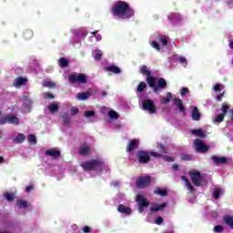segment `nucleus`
I'll return each mask as SVG.
<instances>
[{"mask_svg": "<svg viewBox=\"0 0 233 233\" xmlns=\"http://www.w3.org/2000/svg\"><path fill=\"white\" fill-rule=\"evenodd\" d=\"M30 93L25 92L22 95L21 100L23 101V112L28 113L32 108V100L29 98Z\"/></svg>", "mask_w": 233, "mask_h": 233, "instance_id": "8", "label": "nucleus"}, {"mask_svg": "<svg viewBox=\"0 0 233 233\" xmlns=\"http://www.w3.org/2000/svg\"><path fill=\"white\" fill-rule=\"evenodd\" d=\"M106 70L107 72H112L113 74H121V69L117 67V66H114V65L107 66L106 67Z\"/></svg>", "mask_w": 233, "mask_h": 233, "instance_id": "24", "label": "nucleus"}, {"mask_svg": "<svg viewBox=\"0 0 233 233\" xmlns=\"http://www.w3.org/2000/svg\"><path fill=\"white\" fill-rule=\"evenodd\" d=\"M136 201L138 205V211L141 213L143 212L147 207H150V202L147 200L145 196L138 194L137 195Z\"/></svg>", "mask_w": 233, "mask_h": 233, "instance_id": "9", "label": "nucleus"}, {"mask_svg": "<svg viewBox=\"0 0 233 233\" xmlns=\"http://www.w3.org/2000/svg\"><path fill=\"white\" fill-rule=\"evenodd\" d=\"M117 210L120 212V214H126V216H130V214H132V208L123 204L117 206Z\"/></svg>", "mask_w": 233, "mask_h": 233, "instance_id": "16", "label": "nucleus"}, {"mask_svg": "<svg viewBox=\"0 0 233 233\" xmlns=\"http://www.w3.org/2000/svg\"><path fill=\"white\" fill-rule=\"evenodd\" d=\"M157 91H154L155 94H159V88L163 89L167 87V80L165 78H159L158 81L156 79Z\"/></svg>", "mask_w": 233, "mask_h": 233, "instance_id": "17", "label": "nucleus"}, {"mask_svg": "<svg viewBox=\"0 0 233 233\" xmlns=\"http://www.w3.org/2000/svg\"><path fill=\"white\" fill-rule=\"evenodd\" d=\"M90 230H91V228H90V227H88V226H86V227H84V228H83V232H85V233H90Z\"/></svg>", "mask_w": 233, "mask_h": 233, "instance_id": "61", "label": "nucleus"}, {"mask_svg": "<svg viewBox=\"0 0 233 233\" xmlns=\"http://www.w3.org/2000/svg\"><path fill=\"white\" fill-rule=\"evenodd\" d=\"M93 116H96V112H94V111H86L85 112V117H93Z\"/></svg>", "mask_w": 233, "mask_h": 233, "instance_id": "54", "label": "nucleus"}, {"mask_svg": "<svg viewBox=\"0 0 233 233\" xmlns=\"http://www.w3.org/2000/svg\"><path fill=\"white\" fill-rule=\"evenodd\" d=\"M34 190V187L32 185L25 187V192H32Z\"/></svg>", "mask_w": 233, "mask_h": 233, "instance_id": "60", "label": "nucleus"}, {"mask_svg": "<svg viewBox=\"0 0 233 233\" xmlns=\"http://www.w3.org/2000/svg\"><path fill=\"white\" fill-rule=\"evenodd\" d=\"M167 45H168V37L167 35L155 34L151 37L150 46L155 48V50L159 51L163 46H167Z\"/></svg>", "mask_w": 233, "mask_h": 233, "instance_id": "3", "label": "nucleus"}, {"mask_svg": "<svg viewBox=\"0 0 233 233\" xmlns=\"http://www.w3.org/2000/svg\"><path fill=\"white\" fill-rule=\"evenodd\" d=\"M191 134H193V136H197L198 137H205V132L203 129H194L191 131Z\"/></svg>", "mask_w": 233, "mask_h": 233, "instance_id": "33", "label": "nucleus"}, {"mask_svg": "<svg viewBox=\"0 0 233 233\" xmlns=\"http://www.w3.org/2000/svg\"><path fill=\"white\" fill-rule=\"evenodd\" d=\"M33 36H34V32H32V30L27 29L24 32L25 39H32Z\"/></svg>", "mask_w": 233, "mask_h": 233, "instance_id": "37", "label": "nucleus"}, {"mask_svg": "<svg viewBox=\"0 0 233 233\" xmlns=\"http://www.w3.org/2000/svg\"><path fill=\"white\" fill-rule=\"evenodd\" d=\"M80 167L86 172H92L94 170H101V168H103V167H105V161H103V158H101V157H96L90 161L82 162L80 164Z\"/></svg>", "mask_w": 233, "mask_h": 233, "instance_id": "2", "label": "nucleus"}, {"mask_svg": "<svg viewBox=\"0 0 233 233\" xmlns=\"http://www.w3.org/2000/svg\"><path fill=\"white\" fill-rule=\"evenodd\" d=\"M147 88V84L145 82H140L138 86H137V92H143V90Z\"/></svg>", "mask_w": 233, "mask_h": 233, "instance_id": "41", "label": "nucleus"}, {"mask_svg": "<svg viewBox=\"0 0 233 233\" xmlns=\"http://www.w3.org/2000/svg\"><path fill=\"white\" fill-rule=\"evenodd\" d=\"M107 116L109 119H112V120L119 119V115L117 114V112L112 109H109L107 111Z\"/></svg>", "mask_w": 233, "mask_h": 233, "instance_id": "30", "label": "nucleus"}, {"mask_svg": "<svg viewBox=\"0 0 233 233\" xmlns=\"http://www.w3.org/2000/svg\"><path fill=\"white\" fill-rule=\"evenodd\" d=\"M58 65L60 68H66V66H68V60H66L65 57H61L58 59Z\"/></svg>", "mask_w": 233, "mask_h": 233, "instance_id": "34", "label": "nucleus"}, {"mask_svg": "<svg viewBox=\"0 0 233 233\" xmlns=\"http://www.w3.org/2000/svg\"><path fill=\"white\" fill-rule=\"evenodd\" d=\"M93 37L96 38V41L99 42L101 41V39H103V36L101 35H99V33H97V31L92 32L91 33Z\"/></svg>", "mask_w": 233, "mask_h": 233, "instance_id": "46", "label": "nucleus"}, {"mask_svg": "<svg viewBox=\"0 0 233 233\" xmlns=\"http://www.w3.org/2000/svg\"><path fill=\"white\" fill-rule=\"evenodd\" d=\"M165 207H167V202H164L160 205L157 204H153L150 208V211L151 212H159L161 210L165 209Z\"/></svg>", "mask_w": 233, "mask_h": 233, "instance_id": "19", "label": "nucleus"}, {"mask_svg": "<svg viewBox=\"0 0 233 233\" xmlns=\"http://www.w3.org/2000/svg\"><path fill=\"white\" fill-rule=\"evenodd\" d=\"M92 152V146L88 144H83L80 146L79 148V155L80 156H88Z\"/></svg>", "mask_w": 233, "mask_h": 233, "instance_id": "14", "label": "nucleus"}, {"mask_svg": "<svg viewBox=\"0 0 233 233\" xmlns=\"http://www.w3.org/2000/svg\"><path fill=\"white\" fill-rule=\"evenodd\" d=\"M191 116H192L193 121H199V119H201V114H199L198 107L193 108Z\"/></svg>", "mask_w": 233, "mask_h": 233, "instance_id": "26", "label": "nucleus"}, {"mask_svg": "<svg viewBox=\"0 0 233 233\" xmlns=\"http://www.w3.org/2000/svg\"><path fill=\"white\" fill-rule=\"evenodd\" d=\"M172 170H179V165H177V164H175V165H173L172 166Z\"/></svg>", "mask_w": 233, "mask_h": 233, "instance_id": "62", "label": "nucleus"}, {"mask_svg": "<svg viewBox=\"0 0 233 233\" xmlns=\"http://www.w3.org/2000/svg\"><path fill=\"white\" fill-rule=\"evenodd\" d=\"M157 147H158V148H159V152H163L164 154H167V152H168V151L167 150V147H165L164 145H162V144H157Z\"/></svg>", "mask_w": 233, "mask_h": 233, "instance_id": "51", "label": "nucleus"}, {"mask_svg": "<svg viewBox=\"0 0 233 233\" xmlns=\"http://www.w3.org/2000/svg\"><path fill=\"white\" fill-rule=\"evenodd\" d=\"M140 74H143V76H147L146 81L152 88L153 92H157V85L156 84V77L151 76L150 70H148V67L147 66H142L140 67Z\"/></svg>", "mask_w": 233, "mask_h": 233, "instance_id": "5", "label": "nucleus"}, {"mask_svg": "<svg viewBox=\"0 0 233 233\" xmlns=\"http://www.w3.org/2000/svg\"><path fill=\"white\" fill-rule=\"evenodd\" d=\"M223 96H225V91H223L222 93H219V94L216 96V99H217L218 101H222Z\"/></svg>", "mask_w": 233, "mask_h": 233, "instance_id": "59", "label": "nucleus"}, {"mask_svg": "<svg viewBox=\"0 0 233 233\" xmlns=\"http://www.w3.org/2000/svg\"><path fill=\"white\" fill-rule=\"evenodd\" d=\"M79 112V108L73 106L71 107V116H76Z\"/></svg>", "mask_w": 233, "mask_h": 233, "instance_id": "56", "label": "nucleus"}, {"mask_svg": "<svg viewBox=\"0 0 233 233\" xmlns=\"http://www.w3.org/2000/svg\"><path fill=\"white\" fill-rule=\"evenodd\" d=\"M223 119H225V114H220V115H218V116L214 118V122H215V123H221V121H223Z\"/></svg>", "mask_w": 233, "mask_h": 233, "instance_id": "45", "label": "nucleus"}, {"mask_svg": "<svg viewBox=\"0 0 233 233\" xmlns=\"http://www.w3.org/2000/svg\"><path fill=\"white\" fill-rule=\"evenodd\" d=\"M154 193L157 194V196H161L162 198L168 196V191H167V189L161 188V187H157L155 189Z\"/></svg>", "mask_w": 233, "mask_h": 233, "instance_id": "25", "label": "nucleus"}, {"mask_svg": "<svg viewBox=\"0 0 233 233\" xmlns=\"http://www.w3.org/2000/svg\"><path fill=\"white\" fill-rule=\"evenodd\" d=\"M177 61H178L180 64H182L184 66L188 65V62L187 61V58L185 56H178L177 57Z\"/></svg>", "mask_w": 233, "mask_h": 233, "instance_id": "43", "label": "nucleus"}, {"mask_svg": "<svg viewBox=\"0 0 233 233\" xmlns=\"http://www.w3.org/2000/svg\"><path fill=\"white\" fill-rule=\"evenodd\" d=\"M182 180L186 181V185H187V183H189L188 177H187V176H182Z\"/></svg>", "mask_w": 233, "mask_h": 233, "instance_id": "63", "label": "nucleus"}, {"mask_svg": "<svg viewBox=\"0 0 233 233\" xmlns=\"http://www.w3.org/2000/svg\"><path fill=\"white\" fill-rule=\"evenodd\" d=\"M44 99H54V95H52L50 93H45Z\"/></svg>", "mask_w": 233, "mask_h": 233, "instance_id": "57", "label": "nucleus"}, {"mask_svg": "<svg viewBox=\"0 0 233 233\" xmlns=\"http://www.w3.org/2000/svg\"><path fill=\"white\" fill-rule=\"evenodd\" d=\"M69 83H79L82 85L86 84V76L83 73L73 74L68 76Z\"/></svg>", "mask_w": 233, "mask_h": 233, "instance_id": "10", "label": "nucleus"}, {"mask_svg": "<svg viewBox=\"0 0 233 233\" xmlns=\"http://www.w3.org/2000/svg\"><path fill=\"white\" fill-rule=\"evenodd\" d=\"M25 142V134L18 133L17 136L14 138V143L16 145H21Z\"/></svg>", "mask_w": 233, "mask_h": 233, "instance_id": "28", "label": "nucleus"}, {"mask_svg": "<svg viewBox=\"0 0 233 233\" xmlns=\"http://www.w3.org/2000/svg\"><path fill=\"white\" fill-rule=\"evenodd\" d=\"M163 221H164V219L162 218V217H158L156 219L155 223H156V225H163Z\"/></svg>", "mask_w": 233, "mask_h": 233, "instance_id": "58", "label": "nucleus"}, {"mask_svg": "<svg viewBox=\"0 0 233 233\" xmlns=\"http://www.w3.org/2000/svg\"><path fill=\"white\" fill-rule=\"evenodd\" d=\"M191 181L195 187H205L207 178L203 176H191Z\"/></svg>", "mask_w": 233, "mask_h": 233, "instance_id": "12", "label": "nucleus"}, {"mask_svg": "<svg viewBox=\"0 0 233 233\" xmlns=\"http://www.w3.org/2000/svg\"><path fill=\"white\" fill-rule=\"evenodd\" d=\"M212 161H214L215 165H225V163H227V157H212Z\"/></svg>", "mask_w": 233, "mask_h": 233, "instance_id": "21", "label": "nucleus"}, {"mask_svg": "<svg viewBox=\"0 0 233 233\" xmlns=\"http://www.w3.org/2000/svg\"><path fill=\"white\" fill-rule=\"evenodd\" d=\"M174 105H176V106H178L180 112H185V106H183V101H181V99L175 98Z\"/></svg>", "mask_w": 233, "mask_h": 233, "instance_id": "32", "label": "nucleus"}, {"mask_svg": "<svg viewBox=\"0 0 233 233\" xmlns=\"http://www.w3.org/2000/svg\"><path fill=\"white\" fill-rule=\"evenodd\" d=\"M142 110L147 112V114L157 116V108L156 107L154 100L145 99L142 103Z\"/></svg>", "mask_w": 233, "mask_h": 233, "instance_id": "7", "label": "nucleus"}, {"mask_svg": "<svg viewBox=\"0 0 233 233\" xmlns=\"http://www.w3.org/2000/svg\"><path fill=\"white\" fill-rule=\"evenodd\" d=\"M229 48H231V50H233V41H231V42L229 43Z\"/></svg>", "mask_w": 233, "mask_h": 233, "instance_id": "64", "label": "nucleus"}, {"mask_svg": "<svg viewBox=\"0 0 233 233\" xmlns=\"http://www.w3.org/2000/svg\"><path fill=\"white\" fill-rule=\"evenodd\" d=\"M167 19L172 23H177V21H181L182 17L181 15L177 13H171L167 15Z\"/></svg>", "mask_w": 233, "mask_h": 233, "instance_id": "20", "label": "nucleus"}, {"mask_svg": "<svg viewBox=\"0 0 233 233\" xmlns=\"http://www.w3.org/2000/svg\"><path fill=\"white\" fill-rule=\"evenodd\" d=\"M16 205H17L18 208H26V207H28V202H26L25 200H23V199H18L16 201Z\"/></svg>", "mask_w": 233, "mask_h": 233, "instance_id": "35", "label": "nucleus"}, {"mask_svg": "<svg viewBox=\"0 0 233 233\" xmlns=\"http://www.w3.org/2000/svg\"><path fill=\"white\" fill-rule=\"evenodd\" d=\"M223 221L226 225H228L229 228H233V217L230 215H225Z\"/></svg>", "mask_w": 233, "mask_h": 233, "instance_id": "23", "label": "nucleus"}, {"mask_svg": "<svg viewBox=\"0 0 233 233\" xmlns=\"http://www.w3.org/2000/svg\"><path fill=\"white\" fill-rule=\"evenodd\" d=\"M28 83V80L25 77H16L14 82V86L16 88H19V86H23V85H26Z\"/></svg>", "mask_w": 233, "mask_h": 233, "instance_id": "18", "label": "nucleus"}, {"mask_svg": "<svg viewBox=\"0 0 233 233\" xmlns=\"http://www.w3.org/2000/svg\"><path fill=\"white\" fill-rule=\"evenodd\" d=\"M27 140L29 143H32V145H36L37 144V138L35 137V135H29L27 137Z\"/></svg>", "mask_w": 233, "mask_h": 233, "instance_id": "38", "label": "nucleus"}, {"mask_svg": "<svg viewBox=\"0 0 233 233\" xmlns=\"http://www.w3.org/2000/svg\"><path fill=\"white\" fill-rule=\"evenodd\" d=\"M94 59L96 61H101V57H103V51H101V49L96 47L94 50Z\"/></svg>", "mask_w": 233, "mask_h": 233, "instance_id": "27", "label": "nucleus"}, {"mask_svg": "<svg viewBox=\"0 0 233 233\" xmlns=\"http://www.w3.org/2000/svg\"><path fill=\"white\" fill-rule=\"evenodd\" d=\"M213 198L214 199H219V198H221V189L219 188L215 189L213 192Z\"/></svg>", "mask_w": 233, "mask_h": 233, "instance_id": "42", "label": "nucleus"}, {"mask_svg": "<svg viewBox=\"0 0 233 233\" xmlns=\"http://www.w3.org/2000/svg\"><path fill=\"white\" fill-rule=\"evenodd\" d=\"M224 229H225V228L223 226H219V225L215 226L213 228L214 232H216V233L223 232Z\"/></svg>", "mask_w": 233, "mask_h": 233, "instance_id": "48", "label": "nucleus"}, {"mask_svg": "<svg viewBox=\"0 0 233 233\" xmlns=\"http://www.w3.org/2000/svg\"><path fill=\"white\" fill-rule=\"evenodd\" d=\"M186 187L187 188L189 194H194V192H196V188H194V186H192L190 182H187Z\"/></svg>", "mask_w": 233, "mask_h": 233, "instance_id": "44", "label": "nucleus"}, {"mask_svg": "<svg viewBox=\"0 0 233 233\" xmlns=\"http://www.w3.org/2000/svg\"><path fill=\"white\" fill-rule=\"evenodd\" d=\"M137 145H139V140H130L127 147V152H132Z\"/></svg>", "mask_w": 233, "mask_h": 233, "instance_id": "22", "label": "nucleus"}, {"mask_svg": "<svg viewBox=\"0 0 233 233\" xmlns=\"http://www.w3.org/2000/svg\"><path fill=\"white\" fill-rule=\"evenodd\" d=\"M220 110H221L222 114H224V116L226 114H228V106H227V104H222Z\"/></svg>", "mask_w": 233, "mask_h": 233, "instance_id": "49", "label": "nucleus"}, {"mask_svg": "<svg viewBox=\"0 0 233 233\" xmlns=\"http://www.w3.org/2000/svg\"><path fill=\"white\" fill-rule=\"evenodd\" d=\"M88 97H90V93L89 92L78 93L76 95V99H78V101H86V99H88Z\"/></svg>", "mask_w": 233, "mask_h": 233, "instance_id": "29", "label": "nucleus"}, {"mask_svg": "<svg viewBox=\"0 0 233 233\" xmlns=\"http://www.w3.org/2000/svg\"><path fill=\"white\" fill-rule=\"evenodd\" d=\"M160 157H163L164 161H167L169 163H172L174 161V157H172L161 155Z\"/></svg>", "mask_w": 233, "mask_h": 233, "instance_id": "50", "label": "nucleus"}, {"mask_svg": "<svg viewBox=\"0 0 233 233\" xmlns=\"http://www.w3.org/2000/svg\"><path fill=\"white\" fill-rule=\"evenodd\" d=\"M170 99H172V93L170 92L167 94V97L160 96V101L163 103V105H167V103H170Z\"/></svg>", "mask_w": 233, "mask_h": 233, "instance_id": "31", "label": "nucleus"}, {"mask_svg": "<svg viewBox=\"0 0 233 233\" xmlns=\"http://www.w3.org/2000/svg\"><path fill=\"white\" fill-rule=\"evenodd\" d=\"M188 176H201V173L196 169H192L189 171Z\"/></svg>", "mask_w": 233, "mask_h": 233, "instance_id": "53", "label": "nucleus"}, {"mask_svg": "<svg viewBox=\"0 0 233 233\" xmlns=\"http://www.w3.org/2000/svg\"><path fill=\"white\" fill-rule=\"evenodd\" d=\"M225 89V86L221 85V84H216L214 86H213V90L214 92H221V90H224Z\"/></svg>", "mask_w": 233, "mask_h": 233, "instance_id": "39", "label": "nucleus"}, {"mask_svg": "<svg viewBox=\"0 0 233 233\" xmlns=\"http://www.w3.org/2000/svg\"><path fill=\"white\" fill-rule=\"evenodd\" d=\"M137 157L138 163L145 165L150 161V157H161V153L141 150L137 153Z\"/></svg>", "mask_w": 233, "mask_h": 233, "instance_id": "4", "label": "nucleus"}, {"mask_svg": "<svg viewBox=\"0 0 233 233\" xmlns=\"http://www.w3.org/2000/svg\"><path fill=\"white\" fill-rule=\"evenodd\" d=\"M48 108L50 112L54 114V112H57V110H59V106H57V104H51L49 105Z\"/></svg>", "mask_w": 233, "mask_h": 233, "instance_id": "40", "label": "nucleus"}, {"mask_svg": "<svg viewBox=\"0 0 233 233\" xmlns=\"http://www.w3.org/2000/svg\"><path fill=\"white\" fill-rule=\"evenodd\" d=\"M114 17H118V19H130L134 17L135 11L130 7L128 3L124 1L116 2L111 9Z\"/></svg>", "mask_w": 233, "mask_h": 233, "instance_id": "1", "label": "nucleus"}, {"mask_svg": "<svg viewBox=\"0 0 233 233\" xmlns=\"http://www.w3.org/2000/svg\"><path fill=\"white\" fill-rule=\"evenodd\" d=\"M44 86L47 88H54V86H56V83L52 81H44Z\"/></svg>", "mask_w": 233, "mask_h": 233, "instance_id": "47", "label": "nucleus"}, {"mask_svg": "<svg viewBox=\"0 0 233 233\" xmlns=\"http://www.w3.org/2000/svg\"><path fill=\"white\" fill-rule=\"evenodd\" d=\"M194 146L197 152H207V150H208V146H206L205 143H203V141H201L200 139L195 140Z\"/></svg>", "mask_w": 233, "mask_h": 233, "instance_id": "13", "label": "nucleus"}, {"mask_svg": "<svg viewBox=\"0 0 233 233\" xmlns=\"http://www.w3.org/2000/svg\"><path fill=\"white\" fill-rule=\"evenodd\" d=\"M187 94H188V88H187V87L181 88V90H180L181 96L183 97L184 96H187Z\"/></svg>", "mask_w": 233, "mask_h": 233, "instance_id": "55", "label": "nucleus"}, {"mask_svg": "<svg viewBox=\"0 0 233 233\" xmlns=\"http://www.w3.org/2000/svg\"><path fill=\"white\" fill-rule=\"evenodd\" d=\"M63 122L64 125H68V123H70V117H68V114L63 116Z\"/></svg>", "mask_w": 233, "mask_h": 233, "instance_id": "52", "label": "nucleus"}, {"mask_svg": "<svg viewBox=\"0 0 233 233\" xmlns=\"http://www.w3.org/2000/svg\"><path fill=\"white\" fill-rule=\"evenodd\" d=\"M46 156H49V157H53V159H57V157H61V151L56 148H50L46 151Z\"/></svg>", "mask_w": 233, "mask_h": 233, "instance_id": "15", "label": "nucleus"}, {"mask_svg": "<svg viewBox=\"0 0 233 233\" xmlns=\"http://www.w3.org/2000/svg\"><path fill=\"white\" fill-rule=\"evenodd\" d=\"M150 183H152V177L150 176L140 177L137 180V188H147Z\"/></svg>", "mask_w": 233, "mask_h": 233, "instance_id": "11", "label": "nucleus"}, {"mask_svg": "<svg viewBox=\"0 0 233 233\" xmlns=\"http://www.w3.org/2000/svg\"><path fill=\"white\" fill-rule=\"evenodd\" d=\"M20 122L21 120L19 117L15 116V115L3 116V114L0 112V125H6L7 123L8 125H15V127H17Z\"/></svg>", "mask_w": 233, "mask_h": 233, "instance_id": "6", "label": "nucleus"}, {"mask_svg": "<svg viewBox=\"0 0 233 233\" xmlns=\"http://www.w3.org/2000/svg\"><path fill=\"white\" fill-rule=\"evenodd\" d=\"M4 196L7 201H14V199H15V195L14 193L5 192Z\"/></svg>", "mask_w": 233, "mask_h": 233, "instance_id": "36", "label": "nucleus"}]
</instances>
